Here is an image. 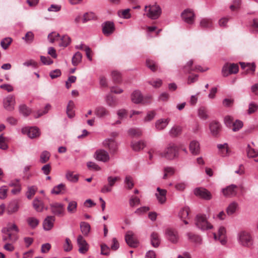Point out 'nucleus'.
Listing matches in <instances>:
<instances>
[{"mask_svg":"<svg viewBox=\"0 0 258 258\" xmlns=\"http://www.w3.org/2000/svg\"><path fill=\"white\" fill-rule=\"evenodd\" d=\"M187 236L188 239L192 242H200L201 240V237L198 235H196L192 233H187Z\"/></svg>","mask_w":258,"mask_h":258,"instance_id":"56","label":"nucleus"},{"mask_svg":"<svg viewBox=\"0 0 258 258\" xmlns=\"http://www.w3.org/2000/svg\"><path fill=\"white\" fill-rule=\"evenodd\" d=\"M178 148L174 143H170L163 152L159 153L161 157L167 160H173L178 156Z\"/></svg>","mask_w":258,"mask_h":258,"instance_id":"1","label":"nucleus"},{"mask_svg":"<svg viewBox=\"0 0 258 258\" xmlns=\"http://www.w3.org/2000/svg\"><path fill=\"white\" fill-rule=\"evenodd\" d=\"M194 61L192 60H190L188 61L186 64L184 66L183 69V71L186 73H190L191 72L193 71V69H194V66H193Z\"/></svg>","mask_w":258,"mask_h":258,"instance_id":"47","label":"nucleus"},{"mask_svg":"<svg viewBox=\"0 0 258 258\" xmlns=\"http://www.w3.org/2000/svg\"><path fill=\"white\" fill-rule=\"evenodd\" d=\"M74 106L75 104L74 102L72 100L70 101L67 108V113L68 117L70 118H72L75 116V111H74Z\"/></svg>","mask_w":258,"mask_h":258,"instance_id":"34","label":"nucleus"},{"mask_svg":"<svg viewBox=\"0 0 258 258\" xmlns=\"http://www.w3.org/2000/svg\"><path fill=\"white\" fill-rule=\"evenodd\" d=\"M157 190L158 191V193L156 194V196L158 200V202L160 204L164 203L166 200V190L161 189L160 187H158L157 188Z\"/></svg>","mask_w":258,"mask_h":258,"instance_id":"24","label":"nucleus"},{"mask_svg":"<svg viewBox=\"0 0 258 258\" xmlns=\"http://www.w3.org/2000/svg\"><path fill=\"white\" fill-rule=\"evenodd\" d=\"M37 189V187L35 186H31L28 187V191L26 194L27 198L28 199H31L35 194Z\"/></svg>","mask_w":258,"mask_h":258,"instance_id":"46","label":"nucleus"},{"mask_svg":"<svg viewBox=\"0 0 258 258\" xmlns=\"http://www.w3.org/2000/svg\"><path fill=\"white\" fill-rule=\"evenodd\" d=\"M94 158L99 161L107 162L110 160L109 153L103 149L97 150L94 155Z\"/></svg>","mask_w":258,"mask_h":258,"instance_id":"11","label":"nucleus"},{"mask_svg":"<svg viewBox=\"0 0 258 258\" xmlns=\"http://www.w3.org/2000/svg\"><path fill=\"white\" fill-rule=\"evenodd\" d=\"M146 146L145 143L143 141L132 143V147L135 151H139L144 149Z\"/></svg>","mask_w":258,"mask_h":258,"instance_id":"35","label":"nucleus"},{"mask_svg":"<svg viewBox=\"0 0 258 258\" xmlns=\"http://www.w3.org/2000/svg\"><path fill=\"white\" fill-rule=\"evenodd\" d=\"M246 152L249 158H254L258 156V152L252 148L249 144L247 145Z\"/></svg>","mask_w":258,"mask_h":258,"instance_id":"45","label":"nucleus"},{"mask_svg":"<svg viewBox=\"0 0 258 258\" xmlns=\"http://www.w3.org/2000/svg\"><path fill=\"white\" fill-rule=\"evenodd\" d=\"M87 166L90 169L95 171H99L101 169L96 163L91 161L87 162Z\"/></svg>","mask_w":258,"mask_h":258,"instance_id":"61","label":"nucleus"},{"mask_svg":"<svg viewBox=\"0 0 258 258\" xmlns=\"http://www.w3.org/2000/svg\"><path fill=\"white\" fill-rule=\"evenodd\" d=\"M125 240L127 244L132 247H136L138 245V241L132 231L126 232L125 235Z\"/></svg>","mask_w":258,"mask_h":258,"instance_id":"13","label":"nucleus"},{"mask_svg":"<svg viewBox=\"0 0 258 258\" xmlns=\"http://www.w3.org/2000/svg\"><path fill=\"white\" fill-rule=\"evenodd\" d=\"M120 180V178L118 176L112 177L109 176L107 177V181L108 182V185L112 188L113 186L114 185L115 182Z\"/></svg>","mask_w":258,"mask_h":258,"instance_id":"63","label":"nucleus"},{"mask_svg":"<svg viewBox=\"0 0 258 258\" xmlns=\"http://www.w3.org/2000/svg\"><path fill=\"white\" fill-rule=\"evenodd\" d=\"M181 17L185 22L192 24L195 21V14L190 9L185 10L181 14Z\"/></svg>","mask_w":258,"mask_h":258,"instance_id":"14","label":"nucleus"},{"mask_svg":"<svg viewBox=\"0 0 258 258\" xmlns=\"http://www.w3.org/2000/svg\"><path fill=\"white\" fill-rule=\"evenodd\" d=\"M77 244L79 247L78 250L80 253L84 254L87 252L89 249V245L81 235L78 236Z\"/></svg>","mask_w":258,"mask_h":258,"instance_id":"15","label":"nucleus"},{"mask_svg":"<svg viewBox=\"0 0 258 258\" xmlns=\"http://www.w3.org/2000/svg\"><path fill=\"white\" fill-rule=\"evenodd\" d=\"M124 183L126 186V187L128 189H131L134 185V183L133 182V178L130 176H126L125 177V180H124Z\"/></svg>","mask_w":258,"mask_h":258,"instance_id":"52","label":"nucleus"},{"mask_svg":"<svg viewBox=\"0 0 258 258\" xmlns=\"http://www.w3.org/2000/svg\"><path fill=\"white\" fill-rule=\"evenodd\" d=\"M151 243L153 246L157 247L159 246L160 243V239L158 233L153 232L151 234Z\"/></svg>","mask_w":258,"mask_h":258,"instance_id":"26","label":"nucleus"},{"mask_svg":"<svg viewBox=\"0 0 258 258\" xmlns=\"http://www.w3.org/2000/svg\"><path fill=\"white\" fill-rule=\"evenodd\" d=\"M232 124L233 126L232 130L234 132H237L239 131L241 128L242 127L243 125L242 121L239 120H236Z\"/></svg>","mask_w":258,"mask_h":258,"instance_id":"54","label":"nucleus"},{"mask_svg":"<svg viewBox=\"0 0 258 258\" xmlns=\"http://www.w3.org/2000/svg\"><path fill=\"white\" fill-rule=\"evenodd\" d=\"M103 146L108 149L111 155H115L118 150V145L114 140L106 139L103 142Z\"/></svg>","mask_w":258,"mask_h":258,"instance_id":"7","label":"nucleus"},{"mask_svg":"<svg viewBox=\"0 0 258 258\" xmlns=\"http://www.w3.org/2000/svg\"><path fill=\"white\" fill-rule=\"evenodd\" d=\"M96 116L99 118H104L110 114L109 110L103 106L97 107L94 111Z\"/></svg>","mask_w":258,"mask_h":258,"instance_id":"20","label":"nucleus"},{"mask_svg":"<svg viewBox=\"0 0 258 258\" xmlns=\"http://www.w3.org/2000/svg\"><path fill=\"white\" fill-rule=\"evenodd\" d=\"M131 99L133 102L139 104L142 102L144 103H148L152 99L151 96H147L143 98L141 92L135 91L131 95Z\"/></svg>","mask_w":258,"mask_h":258,"instance_id":"4","label":"nucleus"},{"mask_svg":"<svg viewBox=\"0 0 258 258\" xmlns=\"http://www.w3.org/2000/svg\"><path fill=\"white\" fill-rule=\"evenodd\" d=\"M105 101L107 105L111 107H114L117 105L116 99L112 95L108 94L105 96Z\"/></svg>","mask_w":258,"mask_h":258,"instance_id":"31","label":"nucleus"},{"mask_svg":"<svg viewBox=\"0 0 258 258\" xmlns=\"http://www.w3.org/2000/svg\"><path fill=\"white\" fill-rule=\"evenodd\" d=\"M128 133L132 137H140L142 134V131L139 128H131Z\"/></svg>","mask_w":258,"mask_h":258,"instance_id":"51","label":"nucleus"},{"mask_svg":"<svg viewBox=\"0 0 258 258\" xmlns=\"http://www.w3.org/2000/svg\"><path fill=\"white\" fill-rule=\"evenodd\" d=\"M196 226L202 230L212 229L213 226L208 222L206 215L198 214L195 218Z\"/></svg>","mask_w":258,"mask_h":258,"instance_id":"3","label":"nucleus"},{"mask_svg":"<svg viewBox=\"0 0 258 258\" xmlns=\"http://www.w3.org/2000/svg\"><path fill=\"white\" fill-rule=\"evenodd\" d=\"M111 76L113 81L117 84L120 83L121 82V75L120 72L117 71H113L111 72Z\"/></svg>","mask_w":258,"mask_h":258,"instance_id":"42","label":"nucleus"},{"mask_svg":"<svg viewBox=\"0 0 258 258\" xmlns=\"http://www.w3.org/2000/svg\"><path fill=\"white\" fill-rule=\"evenodd\" d=\"M238 207V204L233 202L230 204L226 209V213L228 215H231L234 214Z\"/></svg>","mask_w":258,"mask_h":258,"instance_id":"39","label":"nucleus"},{"mask_svg":"<svg viewBox=\"0 0 258 258\" xmlns=\"http://www.w3.org/2000/svg\"><path fill=\"white\" fill-rule=\"evenodd\" d=\"M50 208L52 214L57 216H62L64 214V205L59 203L50 204Z\"/></svg>","mask_w":258,"mask_h":258,"instance_id":"10","label":"nucleus"},{"mask_svg":"<svg viewBox=\"0 0 258 258\" xmlns=\"http://www.w3.org/2000/svg\"><path fill=\"white\" fill-rule=\"evenodd\" d=\"M237 186L234 184H231L226 188L223 189V195L225 197H230L236 196L237 194Z\"/></svg>","mask_w":258,"mask_h":258,"instance_id":"21","label":"nucleus"},{"mask_svg":"<svg viewBox=\"0 0 258 258\" xmlns=\"http://www.w3.org/2000/svg\"><path fill=\"white\" fill-rule=\"evenodd\" d=\"M127 111L125 109H120L117 111V115L119 119H122L124 117H126Z\"/></svg>","mask_w":258,"mask_h":258,"instance_id":"64","label":"nucleus"},{"mask_svg":"<svg viewBox=\"0 0 258 258\" xmlns=\"http://www.w3.org/2000/svg\"><path fill=\"white\" fill-rule=\"evenodd\" d=\"M34 34L31 31L28 32L25 36L23 37V39L27 43H31L34 39Z\"/></svg>","mask_w":258,"mask_h":258,"instance_id":"57","label":"nucleus"},{"mask_svg":"<svg viewBox=\"0 0 258 258\" xmlns=\"http://www.w3.org/2000/svg\"><path fill=\"white\" fill-rule=\"evenodd\" d=\"M33 206L37 212H41L43 211V203L41 200L36 198L33 201Z\"/></svg>","mask_w":258,"mask_h":258,"instance_id":"30","label":"nucleus"},{"mask_svg":"<svg viewBox=\"0 0 258 258\" xmlns=\"http://www.w3.org/2000/svg\"><path fill=\"white\" fill-rule=\"evenodd\" d=\"M19 109L20 113L25 117L29 116L31 113V109L25 104L20 105Z\"/></svg>","mask_w":258,"mask_h":258,"instance_id":"36","label":"nucleus"},{"mask_svg":"<svg viewBox=\"0 0 258 258\" xmlns=\"http://www.w3.org/2000/svg\"><path fill=\"white\" fill-rule=\"evenodd\" d=\"M60 46L67 47L71 42V38L67 35L63 36L61 39Z\"/></svg>","mask_w":258,"mask_h":258,"instance_id":"53","label":"nucleus"},{"mask_svg":"<svg viewBox=\"0 0 258 258\" xmlns=\"http://www.w3.org/2000/svg\"><path fill=\"white\" fill-rule=\"evenodd\" d=\"M115 30L114 24L112 21H106L102 24V33L106 36L111 35Z\"/></svg>","mask_w":258,"mask_h":258,"instance_id":"9","label":"nucleus"},{"mask_svg":"<svg viewBox=\"0 0 258 258\" xmlns=\"http://www.w3.org/2000/svg\"><path fill=\"white\" fill-rule=\"evenodd\" d=\"M217 148H218L219 153L221 156H225L228 155L229 149L227 143L219 144L217 145Z\"/></svg>","mask_w":258,"mask_h":258,"instance_id":"33","label":"nucleus"},{"mask_svg":"<svg viewBox=\"0 0 258 258\" xmlns=\"http://www.w3.org/2000/svg\"><path fill=\"white\" fill-rule=\"evenodd\" d=\"M165 235L166 238L171 242L173 243H176L177 242L178 240V236L176 231L171 229H167L165 231Z\"/></svg>","mask_w":258,"mask_h":258,"instance_id":"17","label":"nucleus"},{"mask_svg":"<svg viewBox=\"0 0 258 258\" xmlns=\"http://www.w3.org/2000/svg\"><path fill=\"white\" fill-rule=\"evenodd\" d=\"M22 133L23 134H27L31 139L38 137L40 135L39 129L36 127H23L22 128Z\"/></svg>","mask_w":258,"mask_h":258,"instance_id":"16","label":"nucleus"},{"mask_svg":"<svg viewBox=\"0 0 258 258\" xmlns=\"http://www.w3.org/2000/svg\"><path fill=\"white\" fill-rule=\"evenodd\" d=\"M27 222L29 226L32 229L35 228L39 223V220L33 217L28 218Z\"/></svg>","mask_w":258,"mask_h":258,"instance_id":"40","label":"nucleus"},{"mask_svg":"<svg viewBox=\"0 0 258 258\" xmlns=\"http://www.w3.org/2000/svg\"><path fill=\"white\" fill-rule=\"evenodd\" d=\"M181 132V129L180 127H173L170 130L169 134L172 137H176L178 136L179 134H180Z\"/></svg>","mask_w":258,"mask_h":258,"instance_id":"59","label":"nucleus"},{"mask_svg":"<svg viewBox=\"0 0 258 258\" xmlns=\"http://www.w3.org/2000/svg\"><path fill=\"white\" fill-rule=\"evenodd\" d=\"M164 175L163 178L166 179L168 176H172L175 173V169L172 167H165L163 169Z\"/></svg>","mask_w":258,"mask_h":258,"instance_id":"37","label":"nucleus"},{"mask_svg":"<svg viewBox=\"0 0 258 258\" xmlns=\"http://www.w3.org/2000/svg\"><path fill=\"white\" fill-rule=\"evenodd\" d=\"M77 203L75 201H70L67 207L68 212L74 213L77 210Z\"/></svg>","mask_w":258,"mask_h":258,"instance_id":"44","label":"nucleus"},{"mask_svg":"<svg viewBox=\"0 0 258 258\" xmlns=\"http://www.w3.org/2000/svg\"><path fill=\"white\" fill-rule=\"evenodd\" d=\"M96 16L93 13H86L83 16L82 19L83 23H86L88 21L95 19Z\"/></svg>","mask_w":258,"mask_h":258,"instance_id":"50","label":"nucleus"},{"mask_svg":"<svg viewBox=\"0 0 258 258\" xmlns=\"http://www.w3.org/2000/svg\"><path fill=\"white\" fill-rule=\"evenodd\" d=\"M144 10L146 12L147 17L153 20L158 19L162 13L160 7L156 3L153 5L145 6Z\"/></svg>","mask_w":258,"mask_h":258,"instance_id":"2","label":"nucleus"},{"mask_svg":"<svg viewBox=\"0 0 258 258\" xmlns=\"http://www.w3.org/2000/svg\"><path fill=\"white\" fill-rule=\"evenodd\" d=\"M4 107L9 111L14 110L16 104L15 97L13 95H9L4 99Z\"/></svg>","mask_w":258,"mask_h":258,"instance_id":"12","label":"nucleus"},{"mask_svg":"<svg viewBox=\"0 0 258 258\" xmlns=\"http://www.w3.org/2000/svg\"><path fill=\"white\" fill-rule=\"evenodd\" d=\"M73 246L71 244L70 239L69 238H66L65 239V243L63 245V249L65 251H70L72 249Z\"/></svg>","mask_w":258,"mask_h":258,"instance_id":"60","label":"nucleus"},{"mask_svg":"<svg viewBox=\"0 0 258 258\" xmlns=\"http://www.w3.org/2000/svg\"><path fill=\"white\" fill-rule=\"evenodd\" d=\"M12 231H14L16 234H17L19 231V228L15 224H8L7 227L4 228L2 230V232L5 234H8V238L10 240L16 241L17 239V237L16 236L15 233H13L12 232Z\"/></svg>","mask_w":258,"mask_h":258,"instance_id":"5","label":"nucleus"},{"mask_svg":"<svg viewBox=\"0 0 258 258\" xmlns=\"http://www.w3.org/2000/svg\"><path fill=\"white\" fill-rule=\"evenodd\" d=\"M82 54L78 51L73 56L72 59V62L73 66H77L82 61Z\"/></svg>","mask_w":258,"mask_h":258,"instance_id":"38","label":"nucleus"},{"mask_svg":"<svg viewBox=\"0 0 258 258\" xmlns=\"http://www.w3.org/2000/svg\"><path fill=\"white\" fill-rule=\"evenodd\" d=\"M55 217L53 216H48L46 217L43 222V227L45 230H51L53 227Z\"/></svg>","mask_w":258,"mask_h":258,"instance_id":"19","label":"nucleus"},{"mask_svg":"<svg viewBox=\"0 0 258 258\" xmlns=\"http://www.w3.org/2000/svg\"><path fill=\"white\" fill-rule=\"evenodd\" d=\"M210 130L211 134L214 137H217L221 131V126L220 123L216 121H213L210 123Z\"/></svg>","mask_w":258,"mask_h":258,"instance_id":"18","label":"nucleus"},{"mask_svg":"<svg viewBox=\"0 0 258 258\" xmlns=\"http://www.w3.org/2000/svg\"><path fill=\"white\" fill-rule=\"evenodd\" d=\"M19 208L18 202L16 201H13L8 205L6 208V212L8 215H12L16 213L18 211Z\"/></svg>","mask_w":258,"mask_h":258,"instance_id":"22","label":"nucleus"},{"mask_svg":"<svg viewBox=\"0 0 258 258\" xmlns=\"http://www.w3.org/2000/svg\"><path fill=\"white\" fill-rule=\"evenodd\" d=\"M90 225L89 223L85 222L80 223V229L82 234L85 236H87L90 231Z\"/></svg>","mask_w":258,"mask_h":258,"instance_id":"32","label":"nucleus"},{"mask_svg":"<svg viewBox=\"0 0 258 258\" xmlns=\"http://www.w3.org/2000/svg\"><path fill=\"white\" fill-rule=\"evenodd\" d=\"M200 26L202 29H209L212 27L213 22L211 19L203 18L200 23Z\"/></svg>","mask_w":258,"mask_h":258,"instance_id":"29","label":"nucleus"},{"mask_svg":"<svg viewBox=\"0 0 258 258\" xmlns=\"http://www.w3.org/2000/svg\"><path fill=\"white\" fill-rule=\"evenodd\" d=\"M146 63L147 67L152 72H155L158 70V66L154 60L150 59H147Z\"/></svg>","mask_w":258,"mask_h":258,"instance_id":"41","label":"nucleus"},{"mask_svg":"<svg viewBox=\"0 0 258 258\" xmlns=\"http://www.w3.org/2000/svg\"><path fill=\"white\" fill-rule=\"evenodd\" d=\"M218 239L220 240L222 245H224L226 243V229L224 227L221 226L218 230Z\"/></svg>","mask_w":258,"mask_h":258,"instance_id":"27","label":"nucleus"},{"mask_svg":"<svg viewBox=\"0 0 258 258\" xmlns=\"http://www.w3.org/2000/svg\"><path fill=\"white\" fill-rule=\"evenodd\" d=\"M66 190V185L63 183H60L53 187L51 190V194L53 195H62L63 194Z\"/></svg>","mask_w":258,"mask_h":258,"instance_id":"23","label":"nucleus"},{"mask_svg":"<svg viewBox=\"0 0 258 258\" xmlns=\"http://www.w3.org/2000/svg\"><path fill=\"white\" fill-rule=\"evenodd\" d=\"M189 212V209L187 207L182 208L179 213V216L181 219H185L188 217Z\"/></svg>","mask_w":258,"mask_h":258,"instance_id":"48","label":"nucleus"},{"mask_svg":"<svg viewBox=\"0 0 258 258\" xmlns=\"http://www.w3.org/2000/svg\"><path fill=\"white\" fill-rule=\"evenodd\" d=\"M239 242L243 246H249L252 244L251 237L248 232L242 231L238 235Z\"/></svg>","mask_w":258,"mask_h":258,"instance_id":"6","label":"nucleus"},{"mask_svg":"<svg viewBox=\"0 0 258 258\" xmlns=\"http://www.w3.org/2000/svg\"><path fill=\"white\" fill-rule=\"evenodd\" d=\"M170 119H160L156 121L155 127L158 130H162L164 129L168 124Z\"/></svg>","mask_w":258,"mask_h":258,"instance_id":"25","label":"nucleus"},{"mask_svg":"<svg viewBox=\"0 0 258 258\" xmlns=\"http://www.w3.org/2000/svg\"><path fill=\"white\" fill-rule=\"evenodd\" d=\"M190 152L194 155H197L200 153V144L198 142L192 141L189 145Z\"/></svg>","mask_w":258,"mask_h":258,"instance_id":"28","label":"nucleus"},{"mask_svg":"<svg viewBox=\"0 0 258 258\" xmlns=\"http://www.w3.org/2000/svg\"><path fill=\"white\" fill-rule=\"evenodd\" d=\"M228 69L230 74H236L239 70V67L236 63H228Z\"/></svg>","mask_w":258,"mask_h":258,"instance_id":"55","label":"nucleus"},{"mask_svg":"<svg viewBox=\"0 0 258 258\" xmlns=\"http://www.w3.org/2000/svg\"><path fill=\"white\" fill-rule=\"evenodd\" d=\"M12 42V39L10 37H7L3 39L1 42V45L4 49H7Z\"/></svg>","mask_w":258,"mask_h":258,"instance_id":"49","label":"nucleus"},{"mask_svg":"<svg viewBox=\"0 0 258 258\" xmlns=\"http://www.w3.org/2000/svg\"><path fill=\"white\" fill-rule=\"evenodd\" d=\"M194 192L197 197L205 200H210L212 198L211 193L204 187H197L194 189Z\"/></svg>","mask_w":258,"mask_h":258,"instance_id":"8","label":"nucleus"},{"mask_svg":"<svg viewBox=\"0 0 258 258\" xmlns=\"http://www.w3.org/2000/svg\"><path fill=\"white\" fill-rule=\"evenodd\" d=\"M59 37L60 35L58 33H56V32H52L48 35V39H49L50 42L53 43L54 41L58 40V38Z\"/></svg>","mask_w":258,"mask_h":258,"instance_id":"58","label":"nucleus"},{"mask_svg":"<svg viewBox=\"0 0 258 258\" xmlns=\"http://www.w3.org/2000/svg\"><path fill=\"white\" fill-rule=\"evenodd\" d=\"M50 156V154L49 152L47 151H43L40 155V162L41 163L47 162L49 160Z\"/></svg>","mask_w":258,"mask_h":258,"instance_id":"43","label":"nucleus"},{"mask_svg":"<svg viewBox=\"0 0 258 258\" xmlns=\"http://www.w3.org/2000/svg\"><path fill=\"white\" fill-rule=\"evenodd\" d=\"M67 178L70 181L76 182L78 180V176L77 175H74L72 172H68L66 174Z\"/></svg>","mask_w":258,"mask_h":258,"instance_id":"62","label":"nucleus"}]
</instances>
